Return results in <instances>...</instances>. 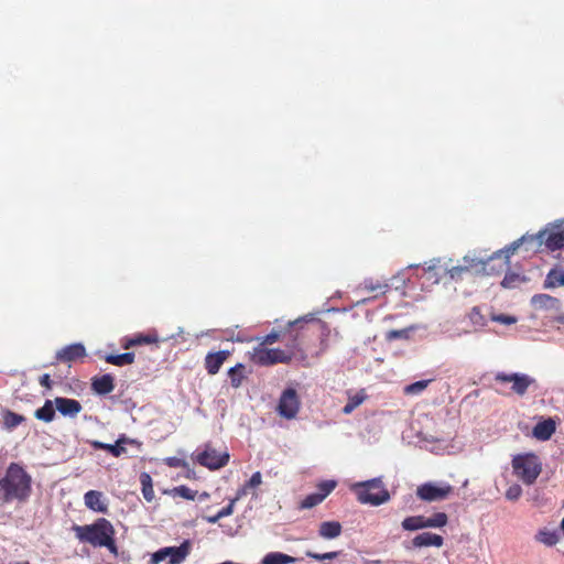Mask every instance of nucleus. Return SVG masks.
<instances>
[{
  "mask_svg": "<svg viewBox=\"0 0 564 564\" xmlns=\"http://www.w3.org/2000/svg\"><path fill=\"white\" fill-rule=\"evenodd\" d=\"M453 492V487L447 482H425L417 487L416 496L423 501H440L446 499Z\"/></svg>",
  "mask_w": 564,
  "mask_h": 564,
  "instance_id": "1a4fd4ad",
  "label": "nucleus"
},
{
  "mask_svg": "<svg viewBox=\"0 0 564 564\" xmlns=\"http://www.w3.org/2000/svg\"><path fill=\"white\" fill-rule=\"evenodd\" d=\"M300 406L301 402L295 389L288 388L282 392L280 397L276 411L280 416L286 420H292L297 415Z\"/></svg>",
  "mask_w": 564,
  "mask_h": 564,
  "instance_id": "9d476101",
  "label": "nucleus"
},
{
  "mask_svg": "<svg viewBox=\"0 0 564 564\" xmlns=\"http://www.w3.org/2000/svg\"><path fill=\"white\" fill-rule=\"evenodd\" d=\"M414 329H415L414 326L403 328V329H391L386 333V339L389 341L397 340V339H408Z\"/></svg>",
  "mask_w": 564,
  "mask_h": 564,
  "instance_id": "4c0bfd02",
  "label": "nucleus"
},
{
  "mask_svg": "<svg viewBox=\"0 0 564 564\" xmlns=\"http://www.w3.org/2000/svg\"><path fill=\"white\" fill-rule=\"evenodd\" d=\"M41 386L50 389L51 388V378L50 375L45 373L40 378Z\"/></svg>",
  "mask_w": 564,
  "mask_h": 564,
  "instance_id": "864d4df0",
  "label": "nucleus"
},
{
  "mask_svg": "<svg viewBox=\"0 0 564 564\" xmlns=\"http://www.w3.org/2000/svg\"><path fill=\"white\" fill-rule=\"evenodd\" d=\"M196 460L198 464L209 469H219L228 463L229 454L228 452H217L206 446L202 453L197 454Z\"/></svg>",
  "mask_w": 564,
  "mask_h": 564,
  "instance_id": "9b49d317",
  "label": "nucleus"
},
{
  "mask_svg": "<svg viewBox=\"0 0 564 564\" xmlns=\"http://www.w3.org/2000/svg\"><path fill=\"white\" fill-rule=\"evenodd\" d=\"M91 388L97 394H108L115 389L113 378L111 375H102L93 379Z\"/></svg>",
  "mask_w": 564,
  "mask_h": 564,
  "instance_id": "4be33fe9",
  "label": "nucleus"
},
{
  "mask_svg": "<svg viewBox=\"0 0 564 564\" xmlns=\"http://www.w3.org/2000/svg\"><path fill=\"white\" fill-rule=\"evenodd\" d=\"M366 399H367V394H366L365 390H359L358 392H355V393L348 392V402L343 408V413L350 414Z\"/></svg>",
  "mask_w": 564,
  "mask_h": 564,
  "instance_id": "393cba45",
  "label": "nucleus"
},
{
  "mask_svg": "<svg viewBox=\"0 0 564 564\" xmlns=\"http://www.w3.org/2000/svg\"><path fill=\"white\" fill-rule=\"evenodd\" d=\"M402 529L405 531H416L426 528V522H424V516H412L405 518L402 523Z\"/></svg>",
  "mask_w": 564,
  "mask_h": 564,
  "instance_id": "c756f323",
  "label": "nucleus"
},
{
  "mask_svg": "<svg viewBox=\"0 0 564 564\" xmlns=\"http://www.w3.org/2000/svg\"><path fill=\"white\" fill-rule=\"evenodd\" d=\"M113 536L115 535H110L108 543L107 544H102V546L107 547L112 554L117 555L118 550H117V546L115 544Z\"/></svg>",
  "mask_w": 564,
  "mask_h": 564,
  "instance_id": "3c124183",
  "label": "nucleus"
},
{
  "mask_svg": "<svg viewBox=\"0 0 564 564\" xmlns=\"http://www.w3.org/2000/svg\"><path fill=\"white\" fill-rule=\"evenodd\" d=\"M531 304L536 310L542 311H558L561 302L556 297L549 294H535L531 299Z\"/></svg>",
  "mask_w": 564,
  "mask_h": 564,
  "instance_id": "4468645a",
  "label": "nucleus"
},
{
  "mask_svg": "<svg viewBox=\"0 0 564 564\" xmlns=\"http://www.w3.org/2000/svg\"><path fill=\"white\" fill-rule=\"evenodd\" d=\"M441 449H442V447H441V446H437V447H436V446H433V447H431V451H436V452H437V451H441Z\"/></svg>",
  "mask_w": 564,
  "mask_h": 564,
  "instance_id": "680f3d73",
  "label": "nucleus"
},
{
  "mask_svg": "<svg viewBox=\"0 0 564 564\" xmlns=\"http://www.w3.org/2000/svg\"><path fill=\"white\" fill-rule=\"evenodd\" d=\"M512 469L525 485H532L542 471V464L533 453L519 454L512 458Z\"/></svg>",
  "mask_w": 564,
  "mask_h": 564,
  "instance_id": "20e7f679",
  "label": "nucleus"
},
{
  "mask_svg": "<svg viewBox=\"0 0 564 564\" xmlns=\"http://www.w3.org/2000/svg\"><path fill=\"white\" fill-rule=\"evenodd\" d=\"M14 564H29V562H26V561H20V562H17V563H14Z\"/></svg>",
  "mask_w": 564,
  "mask_h": 564,
  "instance_id": "e2e57ef3",
  "label": "nucleus"
},
{
  "mask_svg": "<svg viewBox=\"0 0 564 564\" xmlns=\"http://www.w3.org/2000/svg\"><path fill=\"white\" fill-rule=\"evenodd\" d=\"M448 517L444 512L434 513L432 517H424L426 528H442L447 524Z\"/></svg>",
  "mask_w": 564,
  "mask_h": 564,
  "instance_id": "f704fd0d",
  "label": "nucleus"
},
{
  "mask_svg": "<svg viewBox=\"0 0 564 564\" xmlns=\"http://www.w3.org/2000/svg\"><path fill=\"white\" fill-rule=\"evenodd\" d=\"M323 501L321 496L316 492L307 495L301 502L302 509H311Z\"/></svg>",
  "mask_w": 564,
  "mask_h": 564,
  "instance_id": "a19ab883",
  "label": "nucleus"
},
{
  "mask_svg": "<svg viewBox=\"0 0 564 564\" xmlns=\"http://www.w3.org/2000/svg\"><path fill=\"white\" fill-rule=\"evenodd\" d=\"M491 321L503 324V325H512L517 322V318L511 315L505 314H492Z\"/></svg>",
  "mask_w": 564,
  "mask_h": 564,
  "instance_id": "de8ad7c7",
  "label": "nucleus"
},
{
  "mask_svg": "<svg viewBox=\"0 0 564 564\" xmlns=\"http://www.w3.org/2000/svg\"><path fill=\"white\" fill-rule=\"evenodd\" d=\"M557 286H564V270L554 268L546 274L544 288L554 289Z\"/></svg>",
  "mask_w": 564,
  "mask_h": 564,
  "instance_id": "b1692460",
  "label": "nucleus"
},
{
  "mask_svg": "<svg viewBox=\"0 0 564 564\" xmlns=\"http://www.w3.org/2000/svg\"><path fill=\"white\" fill-rule=\"evenodd\" d=\"M153 341H154V340H153L152 338H150V337H142V343H148V344H150V343H153Z\"/></svg>",
  "mask_w": 564,
  "mask_h": 564,
  "instance_id": "13d9d810",
  "label": "nucleus"
},
{
  "mask_svg": "<svg viewBox=\"0 0 564 564\" xmlns=\"http://www.w3.org/2000/svg\"><path fill=\"white\" fill-rule=\"evenodd\" d=\"M117 443L123 447H126V445H128V444L135 445L137 447L141 446V443L139 441L129 438L126 435H120L119 438L117 440Z\"/></svg>",
  "mask_w": 564,
  "mask_h": 564,
  "instance_id": "8fccbe9b",
  "label": "nucleus"
},
{
  "mask_svg": "<svg viewBox=\"0 0 564 564\" xmlns=\"http://www.w3.org/2000/svg\"><path fill=\"white\" fill-rule=\"evenodd\" d=\"M525 281H527V279L524 275H521L516 272H508V273H506V275L501 282V285L505 289H514V288L520 286Z\"/></svg>",
  "mask_w": 564,
  "mask_h": 564,
  "instance_id": "473e14b6",
  "label": "nucleus"
},
{
  "mask_svg": "<svg viewBox=\"0 0 564 564\" xmlns=\"http://www.w3.org/2000/svg\"><path fill=\"white\" fill-rule=\"evenodd\" d=\"M562 532L558 530L542 529L536 535L535 540L546 546H553L562 539Z\"/></svg>",
  "mask_w": 564,
  "mask_h": 564,
  "instance_id": "5701e85b",
  "label": "nucleus"
},
{
  "mask_svg": "<svg viewBox=\"0 0 564 564\" xmlns=\"http://www.w3.org/2000/svg\"><path fill=\"white\" fill-rule=\"evenodd\" d=\"M85 505L96 512L106 513L107 505L102 500V494L97 490H89L84 496Z\"/></svg>",
  "mask_w": 564,
  "mask_h": 564,
  "instance_id": "f3484780",
  "label": "nucleus"
},
{
  "mask_svg": "<svg viewBox=\"0 0 564 564\" xmlns=\"http://www.w3.org/2000/svg\"><path fill=\"white\" fill-rule=\"evenodd\" d=\"M166 464L171 467H177L181 465V459L176 457H169L166 458Z\"/></svg>",
  "mask_w": 564,
  "mask_h": 564,
  "instance_id": "5fc2aeb1",
  "label": "nucleus"
},
{
  "mask_svg": "<svg viewBox=\"0 0 564 564\" xmlns=\"http://www.w3.org/2000/svg\"><path fill=\"white\" fill-rule=\"evenodd\" d=\"M558 322L564 324V316L558 317Z\"/></svg>",
  "mask_w": 564,
  "mask_h": 564,
  "instance_id": "0e129e2a",
  "label": "nucleus"
},
{
  "mask_svg": "<svg viewBox=\"0 0 564 564\" xmlns=\"http://www.w3.org/2000/svg\"><path fill=\"white\" fill-rule=\"evenodd\" d=\"M238 500L239 499L237 497L230 499L229 505L227 507L219 510L215 516H208V517H205L204 519L208 523L214 524V523H217L221 518L231 516L234 513L235 505Z\"/></svg>",
  "mask_w": 564,
  "mask_h": 564,
  "instance_id": "2f4dec72",
  "label": "nucleus"
},
{
  "mask_svg": "<svg viewBox=\"0 0 564 564\" xmlns=\"http://www.w3.org/2000/svg\"><path fill=\"white\" fill-rule=\"evenodd\" d=\"M209 497V495L207 492H203L200 496H199V499L203 500V499H207Z\"/></svg>",
  "mask_w": 564,
  "mask_h": 564,
  "instance_id": "052dcab7",
  "label": "nucleus"
},
{
  "mask_svg": "<svg viewBox=\"0 0 564 564\" xmlns=\"http://www.w3.org/2000/svg\"><path fill=\"white\" fill-rule=\"evenodd\" d=\"M295 561V557L288 554L281 552H270L262 557L261 564H290Z\"/></svg>",
  "mask_w": 564,
  "mask_h": 564,
  "instance_id": "bb28decb",
  "label": "nucleus"
},
{
  "mask_svg": "<svg viewBox=\"0 0 564 564\" xmlns=\"http://www.w3.org/2000/svg\"><path fill=\"white\" fill-rule=\"evenodd\" d=\"M438 263H440V259H433L430 261V263L427 264L425 270H427V271L434 270L438 265Z\"/></svg>",
  "mask_w": 564,
  "mask_h": 564,
  "instance_id": "6e6d98bb",
  "label": "nucleus"
},
{
  "mask_svg": "<svg viewBox=\"0 0 564 564\" xmlns=\"http://www.w3.org/2000/svg\"><path fill=\"white\" fill-rule=\"evenodd\" d=\"M141 343H142V337H139V338H135V339L131 340L132 345H137V344H141Z\"/></svg>",
  "mask_w": 564,
  "mask_h": 564,
  "instance_id": "4d7b16f0",
  "label": "nucleus"
},
{
  "mask_svg": "<svg viewBox=\"0 0 564 564\" xmlns=\"http://www.w3.org/2000/svg\"><path fill=\"white\" fill-rule=\"evenodd\" d=\"M262 484V475L260 471L252 474L251 478L238 489L236 497L240 500L242 497L248 495L249 489H254Z\"/></svg>",
  "mask_w": 564,
  "mask_h": 564,
  "instance_id": "c85d7f7f",
  "label": "nucleus"
},
{
  "mask_svg": "<svg viewBox=\"0 0 564 564\" xmlns=\"http://www.w3.org/2000/svg\"><path fill=\"white\" fill-rule=\"evenodd\" d=\"M23 421H24V416H22L18 413L7 411L3 414V425L7 430H12V429L17 427Z\"/></svg>",
  "mask_w": 564,
  "mask_h": 564,
  "instance_id": "e433bc0d",
  "label": "nucleus"
},
{
  "mask_svg": "<svg viewBox=\"0 0 564 564\" xmlns=\"http://www.w3.org/2000/svg\"><path fill=\"white\" fill-rule=\"evenodd\" d=\"M241 369H243V366L241 364H238L235 367H231L229 369V377H230L231 386L234 388L240 387V384L242 382V375L240 372Z\"/></svg>",
  "mask_w": 564,
  "mask_h": 564,
  "instance_id": "58836bf2",
  "label": "nucleus"
},
{
  "mask_svg": "<svg viewBox=\"0 0 564 564\" xmlns=\"http://www.w3.org/2000/svg\"><path fill=\"white\" fill-rule=\"evenodd\" d=\"M192 550V544L185 540L178 546H165L151 554L149 564H182L185 562Z\"/></svg>",
  "mask_w": 564,
  "mask_h": 564,
  "instance_id": "423d86ee",
  "label": "nucleus"
},
{
  "mask_svg": "<svg viewBox=\"0 0 564 564\" xmlns=\"http://www.w3.org/2000/svg\"><path fill=\"white\" fill-rule=\"evenodd\" d=\"M31 482L32 478L25 469L17 463H11L7 468L4 477L0 479L3 500L28 499L31 494Z\"/></svg>",
  "mask_w": 564,
  "mask_h": 564,
  "instance_id": "f257e3e1",
  "label": "nucleus"
},
{
  "mask_svg": "<svg viewBox=\"0 0 564 564\" xmlns=\"http://www.w3.org/2000/svg\"><path fill=\"white\" fill-rule=\"evenodd\" d=\"M306 556L317 560V561H324V560H333L336 558L339 555V552H327V553H315L312 551H307Z\"/></svg>",
  "mask_w": 564,
  "mask_h": 564,
  "instance_id": "49530a36",
  "label": "nucleus"
},
{
  "mask_svg": "<svg viewBox=\"0 0 564 564\" xmlns=\"http://www.w3.org/2000/svg\"><path fill=\"white\" fill-rule=\"evenodd\" d=\"M280 338V334L278 332H271L270 334H268L267 336L262 337L260 339V343L259 345H262L263 347H265V345L268 344H273L275 343L278 339Z\"/></svg>",
  "mask_w": 564,
  "mask_h": 564,
  "instance_id": "09e8293b",
  "label": "nucleus"
},
{
  "mask_svg": "<svg viewBox=\"0 0 564 564\" xmlns=\"http://www.w3.org/2000/svg\"><path fill=\"white\" fill-rule=\"evenodd\" d=\"M86 356V349L83 344H72L56 354V358L62 361H73L77 358Z\"/></svg>",
  "mask_w": 564,
  "mask_h": 564,
  "instance_id": "dca6fc26",
  "label": "nucleus"
},
{
  "mask_svg": "<svg viewBox=\"0 0 564 564\" xmlns=\"http://www.w3.org/2000/svg\"><path fill=\"white\" fill-rule=\"evenodd\" d=\"M555 432V423L553 420H544L539 422L532 431L533 436L540 441H547Z\"/></svg>",
  "mask_w": 564,
  "mask_h": 564,
  "instance_id": "6ab92c4d",
  "label": "nucleus"
},
{
  "mask_svg": "<svg viewBox=\"0 0 564 564\" xmlns=\"http://www.w3.org/2000/svg\"><path fill=\"white\" fill-rule=\"evenodd\" d=\"M229 356L228 350H220L217 352H209L205 358V367L209 375H216L227 357Z\"/></svg>",
  "mask_w": 564,
  "mask_h": 564,
  "instance_id": "2eb2a0df",
  "label": "nucleus"
},
{
  "mask_svg": "<svg viewBox=\"0 0 564 564\" xmlns=\"http://www.w3.org/2000/svg\"><path fill=\"white\" fill-rule=\"evenodd\" d=\"M491 261L492 260H489V258L485 260L482 258L466 254L462 260V264L468 265V271L477 274L491 275L499 273L502 270V265H500L499 270H495L494 267H490Z\"/></svg>",
  "mask_w": 564,
  "mask_h": 564,
  "instance_id": "f8f14e48",
  "label": "nucleus"
},
{
  "mask_svg": "<svg viewBox=\"0 0 564 564\" xmlns=\"http://www.w3.org/2000/svg\"><path fill=\"white\" fill-rule=\"evenodd\" d=\"M533 235L529 236V235H524L522 236L521 238H519L518 240L513 241L511 245H509L508 247H506L503 250H499L497 252H495L494 254H491L489 257V260H495V259H498L500 258L502 254H505V263L508 264L509 263V258L511 254L514 253V251L522 245V243H525L528 241H531L533 242L534 240L531 239Z\"/></svg>",
  "mask_w": 564,
  "mask_h": 564,
  "instance_id": "412c9836",
  "label": "nucleus"
},
{
  "mask_svg": "<svg viewBox=\"0 0 564 564\" xmlns=\"http://www.w3.org/2000/svg\"><path fill=\"white\" fill-rule=\"evenodd\" d=\"M314 319H315V314L310 313V314H307V315H305V316H303V317H301V318H299V319H295V321H293V322H290V325H291V326H293V325H295V324H297V323H300V322H302V321H303V322H312V321H314Z\"/></svg>",
  "mask_w": 564,
  "mask_h": 564,
  "instance_id": "603ef678",
  "label": "nucleus"
},
{
  "mask_svg": "<svg viewBox=\"0 0 564 564\" xmlns=\"http://www.w3.org/2000/svg\"><path fill=\"white\" fill-rule=\"evenodd\" d=\"M56 410L64 416L75 417L82 411L83 406L75 399L57 397L54 399Z\"/></svg>",
  "mask_w": 564,
  "mask_h": 564,
  "instance_id": "ddd939ff",
  "label": "nucleus"
},
{
  "mask_svg": "<svg viewBox=\"0 0 564 564\" xmlns=\"http://www.w3.org/2000/svg\"><path fill=\"white\" fill-rule=\"evenodd\" d=\"M336 487L335 480H325L318 484L317 489L321 498L324 500Z\"/></svg>",
  "mask_w": 564,
  "mask_h": 564,
  "instance_id": "ea45409f",
  "label": "nucleus"
},
{
  "mask_svg": "<svg viewBox=\"0 0 564 564\" xmlns=\"http://www.w3.org/2000/svg\"><path fill=\"white\" fill-rule=\"evenodd\" d=\"M495 381L500 384H510V391L519 397H523L529 388L536 383V380L528 373L505 371L496 372Z\"/></svg>",
  "mask_w": 564,
  "mask_h": 564,
  "instance_id": "0eeeda50",
  "label": "nucleus"
},
{
  "mask_svg": "<svg viewBox=\"0 0 564 564\" xmlns=\"http://www.w3.org/2000/svg\"><path fill=\"white\" fill-rule=\"evenodd\" d=\"M77 539L93 546H102L107 544L110 535H115L112 524L105 518L98 519L95 523L88 525H75L73 528Z\"/></svg>",
  "mask_w": 564,
  "mask_h": 564,
  "instance_id": "7ed1b4c3",
  "label": "nucleus"
},
{
  "mask_svg": "<svg viewBox=\"0 0 564 564\" xmlns=\"http://www.w3.org/2000/svg\"><path fill=\"white\" fill-rule=\"evenodd\" d=\"M468 318L470 323L475 326L482 327L486 325V319L481 315L478 307H473L471 311L468 313Z\"/></svg>",
  "mask_w": 564,
  "mask_h": 564,
  "instance_id": "37998d69",
  "label": "nucleus"
},
{
  "mask_svg": "<svg viewBox=\"0 0 564 564\" xmlns=\"http://www.w3.org/2000/svg\"><path fill=\"white\" fill-rule=\"evenodd\" d=\"M468 265L458 264L447 269V274L452 280H459L465 273H468Z\"/></svg>",
  "mask_w": 564,
  "mask_h": 564,
  "instance_id": "79ce46f5",
  "label": "nucleus"
},
{
  "mask_svg": "<svg viewBox=\"0 0 564 564\" xmlns=\"http://www.w3.org/2000/svg\"><path fill=\"white\" fill-rule=\"evenodd\" d=\"M522 495V488L518 484L511 485L506 491V498L510 501L518 500Z\"/></svg>",
  "mask_w": 564,
  "mask_h": 564,
  "instance_id": "a18cd8bd",
  "label": "nucleus"
},
{
  "mask_svg": "<svg viewBox=\"0 0 564 564\" xmlns=\"http://www.w3.org/2000/svg\"><path fill=\"white\" fill-rule=\"evenodd\" d=\"M140 481L142 485V495L148 502L154 499V490L152 485V478L149 474L142 473L140 475Z\"/></svg>",
  "mask_w": 564,
  "mask_h": 564,
  "instance_id": "72a5a7b5",
  "label": "nucleus"
},
{
  "mask_svg": "<svg viewBox=\"0 0 564 564\" xmlns=\"http://www.w3.org/2000/svg\"><path fill=\"white\" fill-rule=\"evenodd\" d=\"M350 489L357 496L358 501L364 505L380 506L390 499L381 477L355 482Z\"/></svg>",
  "mask_w": 564,
  "mask_h": 564,
  "instance_id": "f03ea898",
  "label": "nucleus"
},
{
  "mask_svg": "<svg viewBox=\"0 0 564 564\" xmlns=\"http://www.w3.org/2000/svg\"><path fill=\"white\" fill-rule=\"evenodd\" d=\"M174 492L175 495L184 498V499H187V500H194L195 497H196V491L192 490L191 488L186 487V486H178L176 488H174Z\"/></svg>",
  "mask_w": 564,
  "mask_h": 564,
  "instance_id": "c03bdc74",
  "label": "nucleus"
},
{
  "mask_svg": "<svg viewBox=\"0 0 564 564\" xmlns=\"http://www.w3.org/2000/svg\"><path fill=\"white\" fill-rule=\"evenodd\" d=\"M105 360L108 364H111L115 366L131 365L134 361V354L133 352H123V354H119V355H107L105 357Z\"/></svg>",
  "mask_w": 564,
  "mask_h": 564,
  "instance_id": "7c9ffc66",
  "label": "nucleus"
},
{
  "mask_svg": "<svg viewBox=\"0 0 564 564\" xmlns=\"http://www.w3.org/2000/svg\"><path fill=\"white\" fill-rule=\"evenodd\" d=\"M531 239L536 240L539 246L544 243L551 251L564 250V219L549 224L543 230L533 235Z\"/></svg>",
  "mask_w": 564,
  "mask_h": 564,
  "instance_id": "39448f33",
  "label": "nucleus"
},
{
  "mask_svg": "<svg viewBox=\"0 0 564 564\" xmlns=\"http://www.w3.org/2000/svg\"><path fill=\"white\" fill-rule=\"evenodd\" d=\"M560 531L562 532V535H564V518L561 521Z\"/></svg>",
  "mask_w": 564,
  "mask_h": 564,
  "instance_id": "bf43d9fd",
  "label": "nucleus"
},
{
  "mask_svg": "<svg viewBox=\"0 0 564 564\" xmlns=\"http://www.w3.org/2000/svg\"><path fill=\"white\" fill-rule=\"evenodd\" d=\"M89 445L95 449H105L112 456L119 457L127 452L126 447L120 446L117 442L115 444L102 443L100 441H89Z\"/></svg>",
  "mask_w": 564,
  "mask_h": 564,
  "instance_id": "a878e982",
  "label": "nucleus"
},
{
  "mask_svg": "<svg viewBox=\"0 0 564 564\" xmlns=\"http://www.w3.org/2000/svg\"><path fill=\"white\" fill-rule=\"evenodd\" d=\"M432 380H420L404 387L403 392L408 395H417L422 393Z\"/></svg>",
  "mask_w": 564,
  "mask_h": 564,
  "instance_id": "c9c22d12",
  "label": "nucleus"
},
{
  "mask_svg": "<svg viewBox=\"0 0 564 564\" xmlns=\"http://www.w3.org/2000/svg\"><path fill=\"white\" fill-rule=\"evenodd\" d=\"M443 538L438 534L431 532H423L414 536L412 543L415 547L435 546L441 547L443 545Z\"/></svg>",
  "mask_w": 564,
  "mask_h": 564,
  "instance_id": "a211bd4d",
  "label": "nucleus"
},
{
  "mask_svg": "<svg viewBox=\"0 0 564 564\" xmlns=\"http://www.w3.org/2000/svg\"><path fill=\"white\" fill-rule=\"evenodd\" d=\"M250 360L259 366H272L275 364H288L292 359V354L280 348H267L262 345L256 346L249 352Z\"/></svg>",
  "mask_w": 564,
  "mask_h": 564,
  "instance_id": "6e6552de",
  "label": "nucleus"
},
{
  "mask_svg": "<svg viewBox=\"0 0 564 564\" xmlns=\"http://www.w3.org/2000/svg\"><path fill=\"white\" fill-rule=\"evenodd\" d=\"M35 417L43 422H52L55 417L54 401L46 400L44 405L35 411Z\"/></svg>",
  "mask_w": 564,
  "mask_h": 564,
  "instance_id": "cd10ccee",
  "label": "nucleus"
},
{
  "mask_svg": "<svg viewBox=\"0 0 564 564\" xmlns=\"http://www.w3.org/2000/svg\"><path fill=\"white\" fill-rule=\"evenodd\" d=\"M343 527L338 521H324L319 524L318 534L325 540H333L341 534Z\"/></svg>",
  "mask_w": 564,
  "mask_h": 564,
  "instance_id": "aec40b11",
  "label": "nucleus"
}]
</instances>
